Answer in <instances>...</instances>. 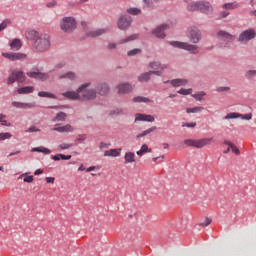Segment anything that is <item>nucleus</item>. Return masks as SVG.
I'll return each instance as SVG.
<instances>
[{"label":"nucleus","mask_w":256,"mask_h":256,"mask_svg":"<svg viewBox=\"0 0 256 256\" xmlns=\"http://www.w3.org/2000/svg\"><path fill=\"white\" fill-rule=\"evenodd\" d=\"M54 156H56L58 158H61V159L65 160V161L72 159V155L56 154Z\"/></svg>","instance_id":"obj_52"},{"label":"nucleus","mask_w":256,"mask_h":256,"mask_svg":"<svg viewBox=\"0 0 256 256\" xmlns=\"http://www.w3.org/2000/svg\"><path fill=\"white\" fill-rule=\"evenodd\" d=\"M32 79H37L39 81H46L48 80V75H41V76H37V77H30Z\"/></svg>","instance_id":"obj_56"},{"label":"nucleus","mask_w":256,"mask_h":256,"mask_svg":"<svg viewBox=\"0 0 256 256\" xmlns=\"http://www.w3.org/2000/svg\"><path fill=\"white\" fill-rule=\"evenodd\" d=\"M91 82L79 85L76 91H67L60 94L67 100L72 101H94L97 96L105 97L109 94V84L107 82L95 83V88H90Z\"/></svg>","instance_id":"obj_1"},{"label":"nucleus","mask_w":256,"mask_h":256,"mask_svg":"<svg viewBox=\"0 0 256 256\" xmlns=\"http://www.w3.org/2000/svg\"><path fill=\"white\" fill-rule=\"evenodd\" d=\"M140 75H146V76L155 75V76L161 77L162 73H161V71H158V70H152V71L144 72V73H142Z\"/></svg>","instance_id":"obj_42"},{"label":"nucleus","mask_w":256,"mask_h":256,"mask_svg":"<svg viewBox=\"0 0 256 256\" xmlns=\"http://www.w3.org/2000/svg\"><path fill=\"white\" fill-rule=\"evenodd\" d=\"M170 26L168 24H161L156 26V28L152 29V35L156 37V39H165V33L163 31L168 30Z\"/></svg>","instance_id":"obj_12"},{"label":"nucleus","mask_w":256,"mask_h":256,"mask_svg":"<svg viewBox=\"0 0 256 256\" xmlns=\"http://www.w3.org/2000/svg\"><path fill=\"white\" fill-rule=\"evenodd\" d=\"M109 32V29L107 28H100V29H95L91 32H88V37H100L102 35H105Z\"/></svg>","instance_id":"obj_18"},{"label":"nucleus","mask_w":256,"mask_h":256,"mask_svg":"<svg viewBox=\"0 0 256 256\" xmlns=\"http://www.w3.org/2000/svg\"><path fill=\"white\" fill-rule=\"evenodd\" d=\"M231 152L234 153L236 156L240 155V150L237 147L230 148Z\"/></svg>","instance_id":"obj_62"},{"label":"nucleus","mask_w":256,"mask_h":256,"mask_svg":"<svg viewBox=\"0 0 256 256\" xmlns=\"http://www.w3.org/2000/svg\"><path fill=\"white\" fill-rule=\"evenodd\" d=\"M60 31L65 34H72L74 30H77V19L74 17H63L60 19Z\"/></svg>","instance_id":"obj_4"},{"label":"nucleus","mask_w":256,"mask_h":256,"mask_svg":"<svg viewBox=\"0 0 256 256\" xmlns=\"http://www.w3.org/2000/svg\"><path fill=\"white\" fill-rule=\"evenodd\" d=\"M9 47L11 51H19L20 48L23 47V44L20 42V39H13L11 43H9Z\"/></svg>","instance_id":"obj_22"},{"label":"nucleus","mask_w":256,"mask_h":256,"mask_svg":"<svg viewBox=\"0 0 256 256\" xmlns=\"http://www.w3.org/2000/svg\"><path fill=\"white\" fill-rule=\"evenodd\" d=\"M144 153H151V149H149L147 144H142V146L140 147V150H138V152H135L134 154L138 156H142Z\"/></svg>","instance_id":"obj_33"},{"label":"nucleus","mask_w":256,"mask_h":256,"mask_svg":"<svg viewBox=\"0 0 256 256\" xmlns=\"http://www.w3.org/2000/svg\"><path fill=\"white\" fill-rule=\"evenodd\" d=\"M11 24V21L9 19H6L0 23V32L4 31L6 27H8Z\"/></svg>","instance_id":"obj_46"},{"label":"nucleus","mask_w":256,"mask_h":256,"mask_svg":"<svg viewBox=\"0 0 256 256\" xmlns=\"http://www.w3.org/2000/svg\"><path fill=\"white\" fill-rule=\"evenodd\" d=\"M148 67L152 70H158V68L163 67V64H161V62L158 61H151L149 62Z\"/></svg>","instance_id":"obj_38"},{"label":"nucleus","mask_w":256,"mask_h":256,"mask_svg":"<svg viewBox=\"0 0 256 256\" xmlns=\"http://www.w3.org/2000/svg\"><path fill=\"white\" fill-rule=\"evenodd\" d=\"M230 90H231V88H229V87H220V88H217V92H218V93L229 92Z\"/></svg>","instance_id":"obj_59"},{"label":"nucleus","mask_w":256,"mask_h":256,"mask_svg":"<svg viewBox=\"0 0 256 256\" xmlns=\"http://www.w3.org/2000/svg\"><path fill=\"white\" fill-rule=\"evenodd\" d=\"M238 119H241L243 121H250L252 120V113L243 114L242 116H239Z\"/></svg>","instance_id":"obj_48"},{"label":"nucleus","mask_w":256,"mask_h":256,"mask_svg":"<svg viewBox=\"0 0 256 256\" xmlns=\"http://www.w3.org/2000/svg\"><path fill=\"white\" fill-rule=\"evenodd\" d=\"M187 10L190 12L200 11L201 13L211 16L213 13L212 4L210 2L202 0V1H194L187 5Z\"/></svg>","instance_id":"obj_2"},{"label":"nucleus","mask_w":256,"mask_h":256,"mask_svg":"<svg viewBox=\"0 0 256 256\" xmlns=\"http://www.w3.org/2000/svg\"><path fill=\"white\" fill-rule=\"evenodd\" d=\"M116 90H118L119 95H128L130 92H133V86L130 83H121L116 85Z\"/></svg>","instance_id":"obj_13"},{"label":"nucleus","mask_w":256,"mask_h":256,"mask_svg":"<svg viewBox=\"0 0 256 256\" xmlns=\"http://www.w3.org/2000/svg\"><path fill=\"white\" fill-rule=\"evenodd\" d=\"M25 75H28V78H32V77L46 76L48 75V73L30 71L28 73H25Z\"/></svg>","instance_id":"obj_40"},{"label":"nucleus","mask_w":256,"mask_h":256,"mask_svg":"<svg viewBox=\"0 0 256 256\" xmlns=\"http://www.w3.org/2000/svg\"><path fill=\"white\" fill-rule=\"evenodd\" d=\"M37 96L39 98H46V99H57V97H55L54 94L46 92V91H40L39 93H37Z\"/></svg>","instance_id":"obj_30"},{"label":"nucleus","mask_w":256,"mask_h":256,"mask_svg":"<svg viewBox=\"0 0 256 256\" xmlns=\"http://www.w3.org/2000/svg\"><path fill=\"white\" fill-rule=\"evenodd\" d=\"M126 13H128L129 15L137 16L140 15L141 10L140 8L131 7L126 9Z\"/></svg>","instance_id":"obj_39"},{"label":"nucleus","mask_w":256,"mask_h":256,"mask_svg":"<svg viewBox=\"0 0 256 256\" xmlns=\"http://www.w3.org/2000/svg\"><path fill=\"white\" fill-rule=\"evenodd\" d=\"M154 131H156V126L147 128V130L142 131L140 134L136 135L135 138L141 139L147 137L149 134L154 133Z\"/></svg>","instance_id":"obj_28"},{"label":"nucleus","mask_w":256,"mask_h":256,"mask_svg":"<svg viewBox=\"0 0 256 256\" xmlns=\"http://www.w3.org/2000/svg\"><path fill=\"white\" fill-rule=\"evenodd\" d=\"M203 97H205L204 91H198L196 94H191V98H194V100L198 102H203Z\"/></svg>","instance_id":"obj_34"},{"label":"nucleus","mask_w":256,"mask_h":256,"mask_svg":"<svg viewBox=\"0 0 256 256\" xmlns=\"http://www.w3.org/2000/svg\"><path fill=\"white\" fill-rule=\"evenodd\" d=\"M188 38L191 44H198L201 42V31H198L197 29H191V31H189Z\"/></svg>","instance_id":"obj_14"},{"label":"nucleus","mask_w":256,"mask_h":256,"mask_svg":"<svg viewBox=\"0 0 256 256\" xmlns=\"http://www.w3.org/2000/svg\"><path fill=\"white\" fill-rule=\"evenodd\" d=\"M150 80H151V75L140 74V76H138V82H140V83H147Z\"/></svg>","instance_id":"obj_41"},{"label":"nucleus","mask_w":256,"mask_h":256,"mask_svg":"<svg viewBox=\"0 0 256 256\" xmlns=\"http://www.w3.org/2000/svg\"><path fill=\"white\" fill-rule=\"evenodd\" d=\"M191 92H192L191 88L189 89L182 88L180 90H177V94H180V95H191Z\"/></svg>","instance_id":"obj_47"},{"label":"nucleus","mask_w":256,"mask_h":256,"mask_svg":"<svg viewBox=\"0 0 256 256\" xmlns=\"http://www.w3.org/2000/svg\"><path fill=\"white\" fill-rule=\"evenodd\" d=\"M71 148H72L71 143H60V145H58V149H60L61 151L69 150Z\"/></svg>","instance_id":"obj_45"},{"label":"nucleus","mask_w":256,"mask_h":256,"mask_svg":"<svg viewBox=\"0 0 256 256\" xmlns=\"http://www.w3.org/2000/svg\"><path fill=\"white\" fill-rule=\"evenodd\" d=\"M133 23V19L130 18L127 14H121L119 16V19L116 20V28H118L121 31H126L128 28H130V24Z\"/></svg>","instance_id":"obj_8"},{"label":"nucleus","mask_w":256,"mask_h":256,"mask_svg":"<svg viewBox=\"0 0 256 256\" xmlns=\"http://www.w3.org/2000/svg\"><path fill=\"white\" fill-rule=\"evenodd\" d=\"M154 121H155V118L153 115L141 114V113L135 114V120H134L135 123H138V122L154 123Z\"/></svg>","instance_id":"obj_15"},{"label":"nucleus","mask_w":256,"mask_h":256,"mask_svg":"<svg viewBox=\"0 0 256 256\" xmlns=\"http://www.w3.org/2000/svg\"><path fill=\"white\" fill-rule=\"evenodd\" d=\"M12 135L9 132L0 133V142L11 139Z\"/></svg>","instance_id":"obj_44"},{"label":"nucleus","mask_w":256,"mask_h":256,"mask_svg":"<svg viewBox=\"0 0 256 256\" xmlns=\"http://www.w3.org/2000/svg\"><path fill=\"white\" fill-rule=\"evenodd\" d=\"M182 127L194 128L196 127V122L184 123L182 124Z\"/></svg>","instance_id":"obj_58"},{"label":"nucleus","mask_w":256,"mask_h":256,"mask_svg":"<svg viewBox=\"0 0 256 256\" xmlns=\"http://www.w3.org/2000/svg\"><path fill=\"white\" fill-rule=\"evenodd\" d=\"M210 142H212V138H203L198 140L186 139L184 140V145L194 147L196 149H202L205 145L210 144Z\"/></svg>","instance_id":"obj_7"},{"label":"nucleus","mask_w":256,"mask_h":256,"mask_svg":"<svg viewBox=\"0 0 256 256\" xmlns=\"http://www.w3.org/2000/svg\"><path fill=\"white\" fill-rule=\"evenodd\" d=\"M140 53H142V50L138 49V48H135L133 50H130L127 52V56L128 57H134L136 55H140Z\"/></svg>","instance_id":"obj_43"},{"label":"nucleus","mask_w":256,"mask_h":256,"mask_svg":"<svg viewBox=\"0 0 256 256\" xmlns=\"http://www.w3.org/2000/svg\"><path fill=\"white\" fill-rule=\"evenodd\" d=\"M168 45L172 46L175 49H181L189 52L191 55H198V46L194 44H189L182 41H169Z\"/></svg>","instance_id":"obj_5"},{"label":"nucleus","mask_w":256,"mask_h":256,"mask_svg":"<svg viewBox=\"0 0 256 256\" xmlns=\"http://www.w3.org/2000/svg\"><path fill=\"white\" fill-rule=\"evenodd\" d=\"M65 68V62H58L56 64V69H62Z\"/></svg>","instance_id":"obj_63"},{"label":"nucleus","mask_w":256,"mask_h":256,"mask_svg":"<svg viewBox=\"0 0 256 256\" xmlns=\"http://www.w3.org/2000/svg\"><path fill=\"white\" fill-rule=\"evenodd\" d=\"M188 81L187 79H173L170 80V85L173 87H182L184 85H187Z\"/></svg>","instance_id":"obj_25"},{"label":"nucleus","mask_w":256,"mask_h":256,"mask_svg":"<svg viewBox=\"0 0 256 256\" xmlns=\"http://www.w3.org/2000/svg\"><path fill=\"white\" fill-rule=\"evenodd\" d=\"M135 40H137V34H132L124 39L119 40V43H114V42L107 43L106 48H107V51H114L116 50V46L124 45L126 43L133 42Z\"/></svg>","instance_id":"obj_11"},{"label":"nucleus","mask_w":256,"mask_h":256,"mask_svg":"<svg viewBox=\"0 0 256 256\" xmlns=\"http://www.w3.org/2000/svg\"><path fill=\"white\" fill-rule=\"evenodd\" d=\"M108 148H109V144L105 142H100V149H108Z\"/></svg>","instance_id":"obj_64"},{"label":"nucleus","mask_w":256,"mask_h":256,"mask_svg":"<svg viewBox=\"0 0 256 256\" xmlns=\"http://www.w3.org/2000/svg\"><path fill=\"white\" fill-rule=\"evenodd\" d=\"M32 92H34V87L32 86H25L17 90L18 95H28L32 94Z\"/></svg>","instance_id":"obj_24"},{"label":"nucleus","mask_w":256,"mask_h":256,"mask_svg":"<svg viewBox=\"0 0 256 256\" xmlns=\"http://www.w3.org/2000/svg\"><path fill=\"white\" fill-rule=\"evenodd\" d=\"M41 35L48 36V34H39V32H37L36 30H29L28 32L25 33V37L28 38V40L30 41L38 40L39 37H41Z\"/></svg>","instance_id":"obj_19"},{"label":"nucleus","mask_w":256,"mask_h":256,"mask_svg":"<svg viewBox=\"0 0 256 256\" xmlns=\"http://www.w3.org/2000/svg\"><path fill=\"white\" fill-rule=\"evenodd\" d=\"M224 9H228V10H233L237 8V5L233 4V3H226L223 5Z\"/></svg>","instance_id":"obj_51"},{"label":"nucleus","mask_w":256,"mask_h":256,"mask_svg":"<svg viewBox=\"0 0 256 256\" xmlns=\"http://www.w3.org/2000/svg\"><path fill=\"white\" fill-rule=\"evenodd\" d=\"M66 119H67V114H65V112H58V114H56V117H53L51 122L53 123L65 122Z\"/></svg>","instance_id":"obj_27"},{"label":"nucleus","mask_w":256,"mask_h":256,"mask_svg":"<svg viewBox=\"0 0 256 256\" xmlns=\"http://www.w3.org/2000/svg\"><path fill=\"white\" fill-rule=\"evenodd\" d=\"M255 38H256V30L250 28V29L243 30L241 34H238V38L236 40L238 43L246 45L247 43H250V41L254 40Z\"/></svg>","instance_id":"obj_6"},{"label":"nucleus","mask_w":256,"mask_h":256,"mask_svg":"<svg viewBox=\"0 0 256 256\" xmlns=\"http://www.w3.org/2000/svg\"><path fill=\"white\" fill-rule=\"evenodd\" d=\"M31 41H34L32 46L34 51H37V53H44L51 48V38H49V36L46 34H42V36H40L37 40Z\"/></svg>","instance_id":"obj_3"},{"label":"nucleus","mask_w":256,"mask_h":256,"mask_svg":"<svg viewBox=\"0 0 256 256\" xmlns=\"http://www.w3.org/2000/svg\"><path fill=\"white\" fill-rule=\"evenodd\" d=\"M211 223V220L210 218H205V220L203 222H201V224H198L200 225L201 227H208Z\"/></svg>","instance_id":"obj_55"},{"label":"nucleus","mask_w":256,"mask_h":256,"mask_svg":"<svg viewBox=\"0 0 256 256\" xmlns=\"http://www.w3.org/2000/svg\"><path fill=\"white\" fill-rule=\"evenodd\" d=\"M223 144L229 146V149L236 148V145H233V143H231L229 140H224Z\"/></svg>","instance_id":"obj_60"},{"label":"nucleus","mask_w":256,"mask_h":256,"mask_svg":"<svg viewBox=\"0 0 256 256\" xmlns=\"http://www.w3.org/2000/svg\"><path fill=\"white\" fill-rule=\"evenodd\" d=\"M121 155V153L119 152V150L117 149H109L107 151H105V157H119Z\"/></svg>","instance_id":"obj_29"},{"label":"nucleus","mask_w":256,"mask_h":256,"mask_svg":"<svg viewBox=\"0 0 256 256\" xmlns=\"http://www.w3.org/2000/svg\"><path fill=\"white\" fill-rule=\"evenodd\" d=\"M133 103L149 104V103H151V99H149L147 97H143V96H137V97L133 98Z\"/></svg>","instance_id":"obj_31"},{"label":"nucleus","mask_w":256,"mask_h":256,"mask_svg":"<svg viewBox=\"0 0 256 256\" xmlns=\"http://www.w3.org/2000/svg\"><path fill=\"white\" fill-rule=\"evenodd\" d=\"M123 115V108H114L112 110H109V116L116 117V116H122Z\"/></svg>","instance_id":"obj_35"},{"label":"nucleus","mask_w":256,"mask_h":256,"mask_svg":"<svg viewBox=\"0 0 256 256\" xmlns=\"http://www.w3.org/2000/svg\"><path fill=\"white\" fill-rule=\"evenodd\" d=\"M56 6H58V2L55 0H52L50 2H46V8H55Z\"/></svg>","instance_id":"obj_50"},{"label":"nucleus","mask_w":256,"mask_h":256,"mask_svg":"<svg viewBox=\"0 0 256 256\" xmlns=\"http://www.w3.org/2000/svg\"><path fill=\"white\" fill-rule=\"evenodd\" d=\"M135 154L133 152H126L124 155V161L126 164H133L135 163Z\"/></svg>","instance_id":"obj_26"},{"label":"nucleus","mask_w":256,"mask_h":256,"mask_svg":"<svg viewBox=\"0 0 256 256\" xmlns=\"http://www.w3.org/2000/svg\"><path fill=\"white\" fill-rule=\"evenodd\" d=\"M2 57L11 62L25 61L27 54L22 52H4L2 53Z\"/></svg>","instance_id":"obj_9"},{"label":"nucleus","mask_w":256,"mask_h":256,"mask_svg":"<svg viewBox=\"0 0 256 256\" xmlns=\"http://www.w3.org/2000/svg\"><path fill=\"white\" fill-rule=\"evenodd\" d=\"M33 180L32 176H25V178H23V182L25 183H32Z\"/></svg>","instance_id":"obj_61"},{"label":"nucleus","mask_w":256,"mask_h":256,"mask_svg":"<svg viewBox=\"0 0 256 256\" xmlns=\"http://www.w3.org/2000/svg\"><path fill=\"white\" fill-rule=\"evenodd\" d=\"M16 82H18V78L9 77L8 79H6V85H11Z\"/></svg>","instance_id":"obj_54"},{"label":"nucleus","mask_w":256,"mask_h":256,"mask_svg":"<svg viewBox=\"0 0 256 256\" xmlns=\"http://www.w3.org/2000/svg\"><path fill=\"white\" fill-rule=\"evenodd\" d=\"M11 107L16 108L18 110H30L35 107L34 103H25V102H18L13 101L11 102Z\"/></svg>","instance_id":"obj_16"},{"label":"nucleus","mask_w":256,"mask_h":256,"mask_svg":"<svg viewBox=\"0 0 256 256\" xmlns=\"http://www.w3.org/2000/svg\"><path fill=\"white\" fill-rule=\"evenodd\" d=\"M203 111L202 106H196L194 108H187V114H198Z\"/></svg>","instance_id":"obj_37"},{"label":"nucleus","mask_w":256,"mask_h":256,"mask_svg":"<svg viewBox=\"0 0 256 256\" xmlns=\"http://www.w3.org/2000/svg\"><path fill=\"white\" fill-rule=\"evenodd\" d=\"M9 78L18 79V83L25 82V74L23 73V71H13L11 72V75H9Z\"/></svg>","instance_id":"obj_21"},{"label":"nucleus","mask_w":256,"mask_h":256,"mask_svg":"<svg viewBox=\"0 0 256 256\" xmlns=\"http://www.w3.org/2000/svg\"><path fill=\"white\" fill-rule=\"evenodd\" d=\"M217 39L222 42V47L229 48V44L233 41V35L224 30L217 32Z\"/></svg>","instance_id":"obj_10"},{"label":"nucleus","mask_w":256,"mask_h":256,"mask_svg":"<svg viewBox=\"0 0 256 256\" xmlns=\"http://www.w3.org/2000/svg\"><path fill=\"white\" fill-rule=\"evenodd\" d=\"M40 132V129L37 126H30L28 130H25V133H37Z\"/></svg>","instance_id":"obj_49"},{"label":"nucleus","mask_w":256,"mask_h":256,"mask_svg":"<svg viewBox=\"0 0 256 256\" xmlns=\"http://www.w3.org/2000/svg\"><path fill=\"white\" fill-rule=\"evenodd\" d=\"M143 3H145V9H151L154 7V4L151 3V0H142Z\"/></svg>","instance_id":"obj_53"},{"label":"nucleus","mask_w":256,"mask_h":256,"mask_svg":"<svg viewBox=\"0 0 256 256\" xmlns=\"http://www.w3.org/2000/svg\"><path fill=\"white\" fill-rule=\"evenodd\" d=\"M256 78V70L245 71V80L252 81Z\"/></svg>","instance_id":"obj_36"},{"label":"nucleus","mask_w":256,"mask_h":256,"mask_svg":"<svg viewBox=\"0 0 256 256\" xmlns=\"http://www.w3.org/2000/svg\"><path fill=\"white\" fill-rule=\"evenodd\" d=\"M244 114H239L236 112H231L228 113L224 116V120H234V119H238L239 117H242Z\"/></svg>","instance_id":"obj_32"},{"label":"nucleus","mask_w":256,"mask_h":256,"mask_svg":"<svg viewBox=\"0 0 256 256\" xmlns=\"http://www.w3.org/2000/svg\"><path fill=\"white\" fill-rule=\"evenodd\" d=\"M51 131L58 133H73L74 127L70 124H67L65 126H60V124H56V127L51 129Z\"/></svg>","instance_id":"obj_17"},{"label":"nucleus","mask_w":256,"mask_h":256,"mask_svg":"<svg viewBox=\"0 0 256 256\" xmlns=\"http://www.w3.org/2000/svg\"><path fill=\"white\" fill-rule=\"evenodd\" d=\"M76 142H83L86 141V134H79V136L77 137L76 140H74Z\"/></svg>","instance_id":"obj_57"},{"label":"nucleus","mask_w":256,"mask_h":256,"mask_svg":"<svg viewBox=\"0 0 256 256\" xmlns=\"http://www.w3.org/2000/svg\"><path fill=\"white\" fill-rule=\"evenodd\" d=\"M30 152H32V153H42L44 155L51 154V150H49L48 148H46L44 146L34 147L30 150Z\"/></svg>","instance_id":"obj_23"},{"label":"nucleus","mask_w":256,"mask_h":256,"mask_svg":"<svg viewBox=\"0 0 256 256\" xmlns=\"http://www.w3.org/2000/svg\"><path fill=\"white\" fill-rule=\"evenodd\" d=\"M58 79H60V80L67 79L68 81L74 82V81H77L78 76H77V73H74V72L70 71V72H67V73H65L63 75H60L58 77Z\"/></svg>","instance_id":"obj_20"}]
</instances>
